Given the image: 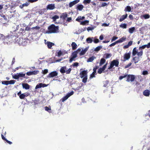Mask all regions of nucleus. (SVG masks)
I'll use <instances>...</instances> for the list:
<instances>
[{
    "label": "nucleus",
    "mask_w": 150,
    "mask_h": 150,
    "mask_svg": "<svg viewBox=\"0 0 150 150\" xmlns=\"http://www.w3.org/2000/svg\"><path fill=\"white\" fill-rule=\"evenodd\" d=\"M15 36V35H13L11 34L6 36H4V37L2 39L3 43L5 45L10 44L13 41L12 39L14 38V36Z\"/></svg>",
    "instance_id": "nucleus-1"
},
{
    "label": "nucleus",
    "mask_w": 150,
    "mask_h": 150,
    "mask_svg": "<svg viewBox=\"0 0 150 150\" xmlns=\"http://www.w3.org/2000/svg\"><path fill=\"white\" fill-rule=\"evenodd\" d=\"M67 16V15L66 13H64L62 14V17L63 18V19H65Z\"/></svg>",
    "instance_id": "nucleus-35"
},
{
    "label": "nucleus",
    "mask_w": 150,
    "mask_h": 150,
    "mask_svg": "<svg viewBox=\"0 0 150 150\" xmlns=\"http://www.w3.org/2000/svg\"><path fill=\"white\" fill-rule=\"evenodd\" d=\"M71 70V68H69L68 70H66V73L67 74H69L70 73Z\"/></svg>",
    "instance_id": "nucleus-55"
},
{
    "label": "nucleus",
    "mask_w": 150,
    "mask_h": 150,
    "mask_svg": "<svg viewBox=\"0 0 150 150\" xmlns=\"http://www.w3.org/2000/svg\"><path fill=\"white\" fill-rule=\"evenodd\" d=\"M127 76V75H125L124 76H121L119 77V79L120 80H121L123 78H125Z\"/></svg>",
    "instance_id": "nucleus-60"
},
{
    "label": "nucleus",
    "mask_w": 150,
    "mask_h": 150,
    "mask_svg": "<svg viewBox=\"0 0 150 150\" xmlns=\"http://www.w3.org/2000/svg\"><path fill=\"white\" fill-rule=\"evenodd\" d=\"M135 30V28L134 27H132L130 28L129 29V32L131 34L133 33L134 31Z\"/></svg>",
    "instance_id": "nucleus-30"
},
{
    "label": "nucleus",
    "mask_w": 150,
    "mask_h": 150,
    "mask_svg": "<svg viewBox=\"0 0 150 150\" xmlns=\"http://www.w3.org/2000/svg\"><path fill=\"white\" fill-rule=\"evenodd\" d=\"M132 54L133 56H135L137 54L138 57H141L143 55V51L142 50H141L138 52L136 47H134L133 50Z\"/></svg>",
    "instance_id": "nucleus-5"
},
{
    "label": "nucleus",
    "mask_w": 150,
    "mask_h": 150,
    "mask_svg": "<svg viewBox=\"0 0 150 150\" xmlns=\"http://www.w3.org/2000/svg\"><path fill=\"white\" fill-rule=\"evenodd\" d=\"M139 57H135L133 58L132 60L135 63H138L139 61Z\"/></svg>",
    "instance_id": "nucleus-20"
},
{
    "label": "nucleus",
    "mask_w": 150,
    "mask_h": 150,
    "mask_svg": "<svg viewBox=\"0 0 150 150\" xmlns=\"http://www.w3.org/2000/svg\"><path fill=\"white\" fill-rule=\"evenodd\" d=\"M132 41H131L129 42L127 45H125L123 47V48L124 49H126L128 48L129 46H131L132 45Z\"/></svg>",
    "instance_id": "nucleus-22"
},
{
    "label": "nucleus",
    "mask_w": 150,
    "mask_h": 150,
    "mask_svg": "<svg viewBox=\"0 0 150 150\" xmlns=\"http://www.w3.org/2000/svg\"><path fill=\"white\" fill-rule=\"evenodd\" d=\"M131 52H129L128 53H125L124 56V58L125 59V61L129 59L130 57Z\"/></svg>",
    "instance_id": "nucleus-15"
},
{
    "label": "nucleus",
    "mask_w": 150,
    "mask_h": 150,
    "mask_svg": "<svg viewBox=\"0 0 150 150\" xmlns=\"http://www.w3.org/2000/svg\"><path fill=\"white\" fill-rule=\"evenodd\" d=\"M89 23V21L88 20H86L83 21H81L80 23V24L82 25H86V24H88Z\"/></svg>",
    "instance_id": "nucleus-32"
},
{
    "label": "nucleus",
    "mask_w": 150,
    "mask_h": 150,
    "mask_svg": "<svg viewBox=\"0 0 150 150\" xmlns=\"http://www.w3.org/2000/svg\"><path fill=\"white\" fill-rule=\"evenodd\" d=\"M16 81L14 80H11L8 81V84H14L16 82Z\"/></svg>",
    "instance_id": "nucleus-39"
},
{
    "label": "nucleus",
    "mask_w": 150,
    "mask_h": 150,
    "mask_svg": "<svg viewBox=\"0 0 150 150\" xmlns=\"http://www.w3.org/2000/svg\"><path fill=\"white\" fill-rule=\"evenodd\" d=\"M79 1V0H75L69 3V7H71L74 5L78 3Z\"/></svg>",
    "instance_id": "nucleus-18"
},
{
    "label": "nucleus",
    "mask_w": 150,
    "mask_h": 150,
    "mask_svg": "<svg viewBox=\"0 0 150 150\" xmlns=\"http://www.w3.org/2000/svg\"><path fill=\"white\" fill-rule=\"evenodd\" d=\"M66 69H67L66 67L64 66L62 67L60 70V71L62 74L64 73H66Z\"/></svg>",
    "instance_id": "nucleus-23"
},
{
    "label": "nucleus",
    "mask_w": 150,
    "mask_h": 150,
    "mask_svg": "<svg viewBox=\"0 0 150 150\" xmlns=\"http://www.w3.org/2000/svg\"><path fill=\"white\" fill-rule=\"evenodd\" d=\"M94 38L93 37H89L86 39V42L88 43H91L93 41Z\"/></svg>",
    "instance_id": "nucleus-19"
},
{
    "label": "nucleus",
    "mask_w": 150,
    "mask_h": 150,
    "mask_svg": "<svg viewBox=\"0 0 150 150\" xmlns=\"http://www.w3.org/2000/svg\"><path fill=\"white\" fill-rule=\"evenodd\" d=\"M135 76L134 75H128L126 81L128 82L133 81L134 80Z\"/></svg>",
    "instance_id": "nucleus-9"
},
{
    "label": "nucleus",
    "mask_w": 150,
    "mask_h": 150,
    "mask_svg": "<svg viewBox=\"0 0 150 150\" xmlns=\"http://www.w3.org/2000/svg\"><path fill=\"white\" fill-rule=\"evenodd\" d=\"M148 74V71L146 70L143 71L142 73V74L143 75H147Z\"/></svg>",
    "instance_id": "nucleus-43"
},
{
    "label": "nucleus",
    "mask_w": 150,
    "mask_h": 150,
    "mask_svg": "<svg viewBox=\"0 0 150 150\" xmlns=\"http://www.w3.org/2000/svg\"><path fill=\"white\" fill-rule=\"evenodd\" d=\"M41 83L38 84L36 86L35 88L37 89L38 88L42 87L41 85Z\"/></svg>",
    "instance_id": "nucleus-48"
},
{
    "label": "nucleus",
    "mask_w": 150,
    "mask_h": 150,
    "mask_svg": "<svg viewBox=\"0 0 150 150\" xmlns=\"http://www.w3.org/2000/svg\"><path fill=\"white\" fill-rule=\"evenodd\" d=\"M55 8V6L54 4H50L47 5L46 7L47 10H52Z\"/></svg>",
    "instance_id": "nucleus-14"
},
{
    "label": "nucleus",
    "mask_w": 150,
    "mask_h": 150,
    "mask_svg": "<svg viewBox=\"0 0 150 150\" xmlns=\"http://www.w3.org/2000/svg\"><path fill=\"white\" fill-rule=\"evenodd\" d=\"M44 41L45 44L47 45L48 48L49 49H51L52 46L54 45V44L52 42L48 41L46 42L45 40Z\"/></svg>",
    "instance_id": "nucleus-11"
},
{
    "label": "nucleus",
    "mask_w": 150,
    "mask_h": 150,
    "mask_svg": "<svg viewBox=\"0 0 150 150\" xmlns=\"http://www.w3.org/2000/svg\"><path fill=\"white\" fill-rule=\"evenodd\" d=\"M74 93V92L73 91H72L71 92L68 93L67 95V96L69 98L70 96L73 95Z\"/></svg>",
    "instance_id": "nucleus-44"
},
{
    "label": "nucleus",
    "mask_w": 150,
    "mask_h": 150,
    "mask_svg": "<svg viewBox=\"0 0 150 150\" xmlns=\"http://www.w3.org/2000/svg\"><path fill=\"white\" fill-rule=\"evenodd\" d=\"M48 30L46 32V33H57L58 30V26H56L54 25H52L48 28Z\"/></svg>",
    "instance_id": "nucleus-2"
},
{
    "label": "nucleus",
    "mask_w": 150,
    "mask_h": 150,
    "mask_svg": "<svg viewBox=\"0 0 150 150\" xmlns=\"http://www.w3.org/2000/svg\"><path fill=\"white\" fill-rule=\"evenodd\" d=\"M149 14H145V15H143L142 16H141V18H144V19H148V18H149Z\"/></svg>",
    "instance_id": "nucleus-29"
},
{
    "label": "nucleus",
    "mask_w": 150,
    "mask_h": 150,
    "mask_svg": "<svg viewBox=\"0 0 150 150\" xmlns=\"http://www.w3.org/2000/svg\"><path fill=\"white\" fill-rule=\"evenodd\" d=\"M102 48V46L101 45H100L94 49V51L96 52H98Z\"/></svg>",
    "instance_id": "nucleus-31"
},
{
    "label": "nucleus",
    "mask_w": 150,
    "mask_h": 150,
    "mask_svg": "<svg viewBox=\"0 0 150 150\" xmlns=\"http://www.w3.org/2000/svg\"><path fill=\"white\" fill-rule=\"evenodd\" d=\"M79 65V63L78 62H75L73 64H72V66L73 67H77Z\"/></svg>",
    "instance_id": "nucleus-56"
},
{
    "label": "nucleus",
    "mask_w": 150,
    "mask_h": 150,
    "mask_svg": "<svg viewBox=\"0 0 150 150\" xmlns=\"http://www.w3.org/2000/svg\"><path fill=\"white\" fill-rule=\"evenodd\" d=\"M58 74V73L57 71H52L48 74L47 76V78H52L57 76Z\"/></svg>",
    "instance_id": "nucleus-8"
},
{
    "label": "nucleus",
    "mask_w": 150,
    "mask_h": 150,
    "mask_svg": "<svg viewBox=\"0 0 150 150\" xmlns=\"http://www.w3.org/2000/svg\"><path fill=\"white\" fill-rule=\"evenodd\" d=\"M146 47L149 48L150 47V42L148 43L147 45H145L139 47V50H142L141 49H144Z\"/></svg>",
    "instance_id": "nucleus-13"
},
{
    "label": "nucleus",
    "mask_w": 150,
    "mask_h": 150,
    "mask_svg": "<svg viewBox=\"0 0 150 150\" xmlns=\"http://www.w3.org/2000/svg\"><path fill=\"white\" fill-rule=\"evenodd\" d=\"M131 8L129 6H127L125 8L124 11H128V12H130L131 10Z\"/></svg>",
    "instance_id": "nucleus-27"
},
{
    "label": "nucleus",
    "mask_w": 150,
    "mask_h": 150,
    "mask_svg": "<svg viewBox=\"0 0 150 150\" xmlns=\"http://www.w3.org/2000/svg\"><path fill=\"white\" fill-rule=\"evenodd\" d=\"M83 6L82 5H79L77 6V9L79 11H81L82 10L83 8Z\"/></svg>",
    "instance_id": "nucleus-34"
},
{
    "label": "nucleus",
    "mask_w": 150,
    "mask_h": 150,
    "mask_svg": "<svg viewBox=\"0 0 150 150\" xmlns=\"http://www.w3.org/2000/svg\"><path fill=\"white\" fill-rule=\"evenodd\" d=\"M150 94V91L148 90H146L143 92V95L146 97H148Z\"/></svg>",
    "instance_id": "nucleus-17"
},
{
    "label": "nucleus",
    "mask_w": 150,
    "mask_h": 150,
    "mask_svg": "<svg viewBox=\"0 0 150 150\" xmlns=\"http://www.w3.org/2000/svg\"><path fill=\"white\" fill-rule=\"evenodd\" d=\"M22 86L23 88L25 89H28L30 88V86L26 83H23Z\"/></svg>",
    "instance_id": "nucleus-24"
},
{
    "label": "nucleus",
    "mask_w": 150,
    "mask_h": 150,
    "mask_svg": "<svg viewBox=\"0 0 150 150\" xmlns=\"http://www.w3.org/2000/svg\"><path fill=\"white\" fill-rule=\"evenodd\" d=\"M2 83L3 84H4V85H8V81H2Z\"/></svg>",
    "instance_id": "nucleus-49"
},
{
    "label": "nucleus",
    "mask_w": 150,
    "mask_h": 150,
    "mask_svg": "<svg viewBox=\"0 0 150 150\" xmlns=\"http://www.w3.org/2000/svg\"><path fill=\"white\" fill-rule=\"evenodd\" d=\"M45 109L46 111H48L49 112H50V108H49L47 107H45Z\"/></svg>",
    "instance_id": "nucleus-45"
},
{
    "label": "nucleus",
    "mask_w": 150,
    "mask_h": 150,
    "mask_svg": "<svg viewBox=\"0 0 150 150\" xmlns=\"http://www.w3.org/2000/svg\"><path fill=\"white\" fill-rule=\"evenodd\" d=\"M81 50V48H79L76 51L72 52L70 57L69 62H71L75 60V58L77 57V54Z\"/></svg>",
    "instance_id": "nucleus-3"
},
{
    "label": "nucleus",
    "mask_w": 150,
    "mask_h": 150,
    "mask_svg": "<svg viewBox=\"0 0 150 150\" xmlns=\"http://www.w3.org/2000/svg\"><path fill=\"white\" fill-rule=\"evenodd\" d=\"M107 63H106L103 66V67L102 68H100L98 71V73L99 74H101L102 72L104 71L106 67Z\"/></svg>",
    "instance_id": "nucleus-16"
},
{
    "label": "nucleus",
    "mask_w": 150,
    "mask_h": 150,
    "mask_svg": "<svg viewBox=\"0 0 150 150\" xmlns=\"http://www.w3.org/2000/svg\"><path fill=\"white\" fill-rule=\"evenodd\" d=\"M127 16V14L125 15H123L120 18L119 21L120 22H122L123 21L124 19L126 18Z\"/></svg>",
    "instance_id": "nucleus-25"
},
{
    "label": "nucleus",
    "mask_w": 150,
    "mask_h": 150,
    "mask_svg": "<svg viewBox=\"0 0 150 150\" xmlns=\"http://www.w3.org/2000/svg\"><path fill=\"white\" fill-rule=\"evenodd\" d=\"M96 74L95 73H93V72L90 75V79H91L95 77V75Z\"/></svg>",
    "instance_id": "nucleus-52"
},
{
    "label": "nucleus",
    "mask_w": 150,
    "mask_h": 150,
    "mask_svg": "<svg viewBox=\"0 0 150 150\" xmlns=\"http://www.w3.org/2000/svg\"><path fill=\"white\" fill-rule=\"evenodd\" d=\"M118 38V37H116V36H113L112 40H111V42H113L115 40H117V39Z\"/></svg>",
    "instance_id": "nucleus-57"
},
{
    "label": "nucleus",
    "mask_w": 150,
    "mask_h": 150,
    "mask_svg": "<svg viewBox=\"0 0 150 150\" xmlns=\"http://www.w3.org/2000/svg\"><path fill=\"white\" fill-rule=\"evenodd\" d=\"M105 62V60L103 59L102 58L101 59L100 63V66H101L103 64H104Z\"/></svg>",
    "instance_id": "nucleus-33"
},
{
    "label": "nucleus",
    "mask_w": 150,
    "mask_h": 150,
    "mask_svg": "<svg viewBox=\"0 0 150 150\" xmlns=\"http://www.w3.org/2000/svg\"><path fill=\"white\" fill-rule=\"evenodd\" d=\"M119 64V62L118 60H113L110 64V67L108 68L109 69H112L113 66H115V67H118Z\"/></svg>",
    "instance_id": "nucleus-7"
},
{
    "label": "nucleus",
    "mask_w": 150,
    "mask_h": 150,
    "mask_svg": "<svg viewBox=\"0 0 150 150\" xmlns=\"http://www.w3.org/2000/svg\"><path fill=\"white\" fill-rule=\"evenodd\" d=\"M39 72L38 70H35L32 71H30L26 73V74L28 76L37 74Z\"/></svg>",
    "instance_id": "nucleus-10"
},
{
    "label": "nucleus",
    "mask_w": 150,
    "mask_h": 150,
    "mask_svg": "<svg viewBox=\"0 0 150 150\" xmlns=\"http://www.w3.org/2000/svg\"><path fill=\"white\" fill-rule=\"evenodd\" d=\"M48 72V70L47 69H45L42 71V73L44 74H47Z\"/></svg>",
    "instance_id": "nucleus-53"
},
{
    "label": "nucleus",
    "mask_w": 150,
    "mask_h": 150,
    "mask_svg": "<svg viewBox=\"0 0 150 150\" xmlns=\"http://www.w3.org/2000/svg\"><path fill=\"white\" fill-rule=\"evenodd\" d=\"M69 98L66 95V96L64 97L62 99V102H64L66 100H67Z\"/></svg>",
    "instance_id": "nucleus-40"
},
{
    "label": "nucleus",
    "mask_w": 150,
    "mask_h": 150,
    "mask_svg": "<svg viewBox=\"0 0 150 150\" xmlns=\"http://www.w3.org/2000/svg\"><path fill=\"white\" fill-rule=\"evenodd\" d=\"M109 81H106L103 82V86L104 87H106L107 86L108 84Z\"/></svg>",
    "instance_id": "nucleus-41"
},
{
    "label": "nucleus",
    "mask_w": 150,
    "mask_h": 150,
    "mask_svg": "<svg viewBox=\"0 0 150 150\" xmlns=\"http://www.w3.org/2000/svg\"><path fill=\"white\" fill-rule=\"evenodd\" d=\"M126 37H123L117 41L118 43H121L124 41L126 40Z\"/></svg>",
    "instance_id": "nucleus-21"
},
{
    "label": "nucleus",
    "mask_w": 150,
    "mask_h": 150,
    "mask_svg": "<svg viewBox=\"0 0 150 150\" xmlns=\"http://www.w3.org/2000/svg\"><path fill=\"white\" fill-rule=\"evenodd\" d=\"M72 19L71 17L68 18L67 20V21L68 22H70L71 21Z\"/></svg>",
    "instance_id": "nucleus-61"
},
{
    "label": "nucleus",
    "mask_w": 150,
    "mask_h": 150,
    "mask_svg": "<svg viewBox=\"0 0 150 150\" xmlns=\"http://www.w3.org/2000/svg\"><path fill=\"white\" fill-rule=\"evenodd\" d=\"M81 20H82L81 16H79L76 19V21L78 22H80Z\"/></svg>",
    "instance_id": "nucleus-54"
},
{
    "label": "nucleus",
    "mask_w": 150,
    "mask_h": 150,
    "mask_svg": "<svg viewBox=\"0 0 150 150\" xmlns=\"http://www.w3.org/2000/svg\"><path fill=\"white\" fill-rule=\"evenodd\" d=\"M120 26V28H127V25L125 23L122 24Z\"/></svg>",
    "instance_id": "nucleus-37"
},
{
    "label": "nucleus",
    "mask_w": 150,
    "mask_h": 150,
    "mask_svg": "<svg viewBox=\"0 0 150 150\" xmlns=\"http://www.w3.org/2000/svg\"><path fill=\"white\" fill-rule=\"evenodd\" d=\"M89 48V47H87L84 49H82V48H81V50H82L79 53V55L80 56H81L84 54H85L86 52L87 51L88 49Z\"/></svg>",
    "instance_id": "nucleus-12"
},
{
    "label": "nucleus",
    "mask_w": 150,
    "mask_h": 150,
    "mask_svg": "<svg viewBox=\"0 0 150 150\" xmlns=\"http://www.w3.org/2000/svg\"><path fill=\"white\" fill-rule=\"evenodd\" d=\"M63 53L62 52L61 50H59L57 52V56L59 57L61 55H62Z\"/></svg>",
    "instance_id": "nucleus-50"
},
{
    "label": "nucleus",
    "mask_w": 150,
    "mask_h": 150,
    "mask_svg": "<svg viewBox=\"0 0 150 150\" xmlns=\"http://www.w3.org/2000/svg\"><path fill=\"white\" fill-rule=\"evenodd\" d=\"M132 64V63H129V64H128L127 65H126L125 67V68H128L129 67V66H130Z\"/></svg>",
    "instance_id": "nucleus-64"
},
{
    "label": "nucleus",
    "mask_w": 150,
    "mask_h": 150,
    "mask_svg": "<svg viewBox=\"0 0 150 150\" xmlns=\"http://www.w3.org/2000/svg\"><path fill=\"white\" fill-rule=\"evenodd\" d=\"M25 74L23 73V72L18 73L13 76V78L16 79H18L21 78H25Z\"/></svg>",
    "instance_id": "nucleus-6"
},
{
    "label": "nucleus",
    "mask_w": 150,
    "mask_h": 150,
    "mask_svg": "<svg viewBox=\"0 0 150 150\" xmlns=\"http://www.w3.org/2000/svg\"><path fill=\"white\" fill-rule=\"evenodd\" d=\"M94 28L93 27H89L87 28V30L88 31H89L90 30H92Z\"/></svg>",
    "instance_id": "nucleus-47"
},
{
    "label": "nucleus",
    "mask_w": 150,
    "mask_h": 150,
    "mask_svg": "<svg viewBox=\"0 0 150 150\" xmlns=\"http://www.w3.org/2000/svg\"><path fill=\"white\" fill-rule=\"evenodd\" d=\"M108 4L105 2L101 4V6L104 7L106 6Z\"/></svg>",
    "instance_id": "nucleus-63"
},
{
    "label": "nucleus",
    "mask_w": 150,
    "mask_h": 150,
    "mask_svg": "<svg viewBox=\"0 0 150 150\" xmlns=\"http://www.w3.org/2000/svg\"><path fill=\"white\" fill-rule=\"evenodd\" d=\"M91 0H84L83 1V3L85 4H89L91 2Z\"/></svg>",
    "instance_id": "nucleus-42"
},
{
    "label": "nucleus",
    "mask_w": 150,
    "mask_h": 150,
    "mask_svg": "<svg viewBox=\"0 0 150 150\" xmlns=\"http://www.w3.org/2000/svg\"><path fill=\"white\" fill-rule=\"evenodd\" d=\"M117 41H115V42L111 44L109 46L110 47L115 45L117 43Z\"/></svg>",
    "instance_id": "nucleus-58"
},
{
    "label": "nucleus",
    "mask_w": 150,
    "mask_h": 150,
    "mask_svg": "<svg viewBox=\"0 0 150 150\" xmlns=\"http://www.w3.org/2000/svg\"><path fill=\"white\" fill-rule=\"evenodd\" d=\"M96 59V57L94 56H92L90 57L87 60V62H92L95 59Z\"/></svg>",
    "instance_id": "nucleus-28"
},
{
    "label": "nucleus",
    "mask_w": 150,
    "mask_h": 150,
    "mask_svg": "<svg viewBox=\"0 0 150 150\" xmlns=\"http://www.w3.org/2000/svg\"><path fill=\"white\" fill-rule=\"evenodd\" d=\"M94 39H93V41L94 43H97L99 42V41L98 39L95 38H94Z\"/></svg>",
    "instance_id": "nucleus-46"
},
{
    "label": "nucleus",
    "mask_w": 150,
    "mask_h": 150,
    "mask_svg": "<svg viewBox=\"0 0 150 150\" xmlns=\"http://www.w3.org/2000/svg\"><path fill=\"white\" fill-rule=\"evenodd\" d=\"M29 2H26L25 3H24L23 4V6H28L29 4L30 3Z\"/></svg>",
    "instance_id": "nucleus-59"
},
{
    "label": "nucleus",
    "mask_w": 150,
    "mask_h": 150,
    "mask_svg": "<svg viewBox=\"0 0 150 150\" xmlns=\"http://www.w3.org/2000/svg\"><path fill=\"white\" fill-rule=\"evenodd\" d=\"M59 17L58 16L55 15L52 17V19L53 21L55 22L56 20L57 19H58Z\"/></svg>",
    "instance_id": "nucleus-38"
},
{
    "label": "nucleus",
    "mask_w": 150,
    "mask_h": 150,
    "mask_svg": "<svg viewBox=\"0 0 150 150\" xmlns=\"http://www.w3.org/2000/svg\"><path fill=\"white\" fill-rule=\"evenodd\" d=\"M87 70H84L82 71L80 73V77L81 78H82V82L85 83L87 79Z\"/></svg>",
    "instance_id": "nucleus-4"
},
{
    "label": "nucleus",
    "mask_w": 150,
    "mask_h": 150,
    "mask_svg": "<svg viewBox=\"0 0 150 150\" xmlns=\"http://www.w3.org/2000/svg\"><path fill=\"white\" fill-rule=\"evenodd\" d=\"M41 85L42 87H45L47 86L48 84H46L41 83Z\"/></svg>",
    "instance_id": "nucleus-62"
},
{
    "label": "nucleus",
    "mask_w": 150,
    "mask_h": 150,
    "mask_svg": "<svg viewBox=\"0 0 150 150\" xmlns=\"http://www.w3.org/2000/svg\"><path fill=\"white\" fill-rule=\"evenodd\" d=\"M19 97L21 99H23L25 98V95L24 93L21 94L20 95Z\"/></svg>",
    "instance_id": "nucleus-51"
},
{
    "label": "nucleus",
    "mask_w": 150,
    "mask_h": 150,
    "mask_svg": "<svg viewBox=\"0 0 150 150\" xmlns=\"http://www.w3.org/2000/svg\"><path fill=\"white\" fill-rule=\"evenodd\" d=\"M111 56V54H104V57L106 58H108Z\"/></svg>",
    "instance_id": "nucleus-36"
},
{
    "label": "nucleus",
    "mask_w": 150,
    "mask_h": 150,
    "mask_svg": "<svg viewBox=\"0 0 150 150\" xmlns=\"http://www.w3.org/2000/svg\"><path fill=\"white\" fill-rule=\"evenodd\" d=\"M72 49L75 50L77 48V45L75 42H72L71 44Z\"/></svg>",
    "instance_id": "nucleus-26"
}]
</instances>
